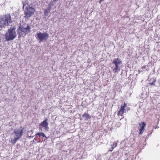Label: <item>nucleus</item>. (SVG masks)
Masks as SVG:
<instances>
[{
  "instance_id": "obj_1",
  "label": "nucleus",
  "mask_w": 160,
  "mask_h": 160,
  "mask_svg": "<svg viewBox=\"0 0 160 160\" xmlns=\"http://www.w3.org/2000/svg\"><path fill=\"white\" fill-rule=\"evenodd\" d=\"M31 27L30 25L26 23L20 24L19 27L17 29V34L18 35V38L21 37L25 36L26 34L31 32Z\"/></svg>"
},
{
  "instance_id": "obj_2",
  "label": "nucleus",
  "mask_w": 160,
  "mask_h": 160,
  "mask_svg": "<svg viewBox=\"0 0 160 160\" xmlns=\"http://www.w3.org/2000/svg\"><path fill=\"white\" fill-rule=\"evenodd\" d=\"M12 21L10 14H7L5 16L0 17V30H1L3 27L6 28L11 23Z\"/></svg>"
},
{
  "instance_id": "obj_3",
  "label": "nucleus",
  "mask_w": 160,
  "mask_h": 160,
  "mask_svg": "<svg viewBox=\"0 0 160 160\" xmlns=\"http://www.w3.org/2000/svg\"><path fill=\"white\" fill-rule=\"evenodd\" d=\"M6 40L7 41L14 40L17 36V33L16 31V28L10 27L5 35Z\"/></svg>"
},
{
  "instance_id": "obj_4",
  "label": "nucleus",
  "mask_w": 160,
  "mask_h": 160,
  "mask_svg": "<svg viewBox=\"0 0 160 160\" xmlns=\"http://www.w3.org/2000/svg\"><path fill=\"white\" fill-rule=\"evenodd\" d=\"M122 61L119 58H115L113 61L112 64L113 66L111 69L114 73L118 72L120 71V65L122 64Z\"/></svg>"
},
{
  "instance_id": "obj_5",
  "label": "nucleus",
  "mask_w": 160,
  "mask_h": 160,
  "mask_svg": "<svg viewBox=\"0 0 160 160\" xmlns=\"http://www.w3.org/2000/svg\"><path fill=\"white\" fill-rule=\"evenodd\" d=\"M36 38L39 40V42L47 40L49 37V34L46 32L42 33L41 32H38L36 34Z\"/></svg>"
},
{
  "instance_id": "obj_6",
  "label": "nucleus",
  "mask_w": 160,
  "mask_h": 160,
  "mask_svg": "<svg viewBox=\"0 0 160 160\" xmlns=\"http://www.w3.org/2000/svg\"><path fill=\"white\" fill-rule=\"evenodd\" d=\"M48 120V118H45L44 121L42 122L39 125V128L41 129V131H42V130L40 128V126H41L44 128V129L46 131H48V123L47 121Z\"/></svg>"
},
{
  "instance_id": "obj_7",
  "label": "nucleus",
  "mask_w": 160,
  "mask_h": 160,
  "mask_svg": "<svg viewBox=\"0 0 160 160\" xmlns=\"http://www.w3.org/2000/svg\"><path fill=\"white\" fill-rule=\"evenodd\" d=\"M127 106V104L124 103L123 105H122L119 110L118 112V115L122 116L124 113L125 112V108Z\"/></svg>"
},
{
  "instance_id": "obj_8",
  "label": "nucleus",
  "mask_w": 160,
  "mask_h": 160,
  "mask_svg": "<svg viewBox=\"0 0 160 160\" xmlns=\"http://www.w3.org/2000/svg\"><path fill=\"white\" fill-rule=\"evenodd\" d=\"M23 129V128H22L20 130H16L14 131L13 133L15 134L16 137H20V138L21 137L22 135Z\"/></svg>"
},
{
  "instance_id": "obj_9",
  "label": "nucleus",
  "mask_w": 160,
  "mask_h": 160,
  "mask_svg": "<svg viewBox=\"0 0 160 160\" xmlns=\"http://www.w3.org/2000/svg\"><path fill=\"white\" fill-rule=\"evenodd\" d=\"M145 125L146 124L144 122H143L141 123H139V125L141 127L139 129L140 134H142L143 132H144Z\"/></svg>"
},
{
  "instance_id": "obj_10",
  "label": "nucleus",
  "mask_w": 160,
  "mask_h": 160,
  "mask_svg": "<svg viewBox=\"0 0 160 160\" xmlns=\"http://www.w3.org/2000/svg\"><path fill=\"white\" fill-rule=\"evenodd\" d=\"M82 117L84 119L88 120L91 118V116L88 113L85 112L83 115Z\"/></svg>"
},
{
  "instance_id": "obj_11",
  "label": "nucleus",
  "mask_w": 160,
  "mask_h": 160,
  "mask_svg": "<svg viewBox=\"0 0 160 160\" xmlns=\"http://www.w3.org/2000/svg\"><path fill=\"white\" fill-rule=\"evenodd\" d=\"M36 135H38L39 138H42L43 137H45L46 139L47 138V137H46L44 133L42 132H38L36 133Z\"/></svg>"
},
{
  "instance_id": "obj_12",
  "label": "nucleus",
  "mask_w": 160,
  "mask_h": 160,
  "mask_svg": "<svg viewBox=\"0 0 160 160\" xmlns=\"http://www.w3.org/2000/svg\"><path fill=\"white\" fill-rule=\"evenodd\" d=\"M24 17L28 19L30 17L32 14L27 10V12L24 13Z\"/></svg>"
},
{
  "instance_id": "obj_13",
  "label": "nucleus",
  "mask_w": 160,
  "mask_h": 160,
  "mask_svg": "<svg viewBox=\"0 0 160 160\" xmlns=\"http://www.w3.org/2000/svg\"><path fill=\"white\" fill-rule=\"evenodd\" d=\"M50 7L47 8V9H45L44 11V14L45 16H47L48 13H50Z\"/></svg>"
},
{
  "instance_id": "obj_14",
  "label": "nucleus",
  "mask_w": 160,
  "mask_h": 160,
  "mask_svg": "<svg viewBox=\"0 0 160 160\" xmlns=\"http://www.w3.org/2000/svg\"><path fill=\"white\" fill-rule=\"evenodd\" d=\"M27 10L32 14H33L34 12V9L32 7H29L28 8Z\"/></svg>"
},
{
  "instance_id": "obj_15",
  "label": "nucleus",
  "mask_w": 160,
  "mask_h": 160,
  "mask_svg": "<svg viewBox=\"0 0 160 160\" xmlns=\"http://www.w3.org/2000/svg\"><path fill=\"white\" fill-rule=\"evenodd\" d=\"M156 81V79L153 78L152 80L150 81L149 84L150 85H155Z\"/></svg>"
},
{
  "instance_id": "obj_16",
  "label": "nucleus",
  "mask_w": 160,
  "mask_h": 160,
  "mask_svg": "<svg viewBox=\"0 0 160 160\" xmlns=\"http://www.w3.org/2000/svg\"><path fill=\"white\" fill-rule=\"evenodd\" d=\"M20 139L19 137H15L13 139H12V143L14 144L17 140H18Z\"/></svg>"
},
{
  "instance_id": "obj_17",
  "label": "nucleus",
  "mask_w": 160,
  "mask_h": 160,
  "mask_svg": "<svg viewBox=\"0 0 160 160\" xmlns=\"http://www.w3.org/2000/svg\"><path fill=\"white\" fill-rule=\"evenodd\" d=\"M98 157H98H97V159H98V160H101V155L100 154H98L97 155V157Z\"/></svg>"
},
{
  "instance_id": "obj_18",
  "label": "nucleus",
  "mask_w": 160,
  "mask_h": 160,
  "mask_svg": "<svg viewBox=\"0 0 160 160\" xmlns=\"http://www.w3.org/2000/svg\"><path fill=\"white\" fill-rule=\"evenodd\" d=\"M121 125V123L120 122H118L117 123V126H118V127H119Z\"/></svg>"
},
{
  "instance_id": "obj_19",
  "label": "nucleus",
  "mask_w": 160,
  "mask_h": 160,
  "mask_svg": "<svg viewBox=\"0 0 160 160\" xmlns=\"http://www.w3.org/2000/svg\"><path fill=\"white\" fill-rule=\"evenodd\" d=\"M116 146H117V145H116V144H113V147H113V148H112V149H113V148H114Z\"/></svg>"
},
{
  "instance_id": "obj_20",
  "label": "nucleus",
  "mask_w": 160,
  "mask_h": 160,
  "mask_svg": "<svg viewBox=\"0 0 160 160\" xmlns=\"http://www.w3.org/2000/svg\"><path fill=\"white\" fill-rule=\"evenodd\" d=\"M100 0V2H99V3H100L101 2L103 1L104 0Z\"/></svg>"
}]
</instances>
